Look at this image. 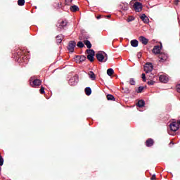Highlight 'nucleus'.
<instances>
[{
  "instance_id": "1",
  "label": "nucleus",
  "mask_w": 180,
  "mask_h": 180,
  "mask_svg": "<svg viewBox=\"0 0 180 180\" xmlns=\"http://www.w3.org/2000/svg\"><path fill=\"white\" fill-rule=\"evenodd\" d=\"M96 57L100 63H106L108 61V54L103 51L96 53Z\"/></svg>"
},
{
  "instance_id": "2",
  "label": "nucleus",
  "mask_w": 180,
  "mask_h": 180,
  "mask_svg": "<svg viewBox=\"0 0 180 180\" xmlns=\"http://www.w3.org/2000/svg\"><path fill=\"white\" fill-rule=\"evenodd\" d=\"M30 84L31 86H32L33 88H36L37 86H40V85L41 84V80L31 77L30 79Z\"/></svg>"
},
{
  "instance_id": "3",
  "label": "nucleus",
  "mask_w": 180,
  "mask_h": 180,
  "mask_svg": "<svg viewBox=\"0 0 180 180\" xmlns=\"http://www.w3.org/2000/svg\"><path fill=\"white\" fill-rule=\"evenodd\" d=\"M169 127H170V130L171 131H177V130H179V124L176 122H172L170 124H169Z\"/></svg>"
},
{
  "instance_id": "4",
  "label": "nucleus",
  "mask_w": 180,
  "mask_h": 180,
  "mask_svg": "<svg viewBox=\"0 0 180 180\" xmlns=\"http://www.w3.org/2000/svg\"><path fill=\"white\" fill-rule=\"evenodd\" d=\"M75 46H77V42L75 41H70L68 46V50L70 53H74V50H75Z\"/></svg>"
},
{
  "instance_id": "5",
  "label": "nucleus",
  "mask_w": 180,
  "mask_h": 180,
  "mask_svg": "<svg viewBox=\"0 0 180 180\" xmlns=\"http://www.w3.org/2000/svg\"><path fill=\"white\" fill-rule=\"evenodd\" d=\"M153 68H154V66H153V63H147L144 65V71L145 72H146V74H148V72H151Z\"/></svg>"
},
{
  "instance_id": "6",
  "label": "nucleus",
  "mask_w": 180,
  "mask_h": 180,
  "mask_svg": "<svg viewBox=\"0 0 180 180\" xmlns=\"http://www.w3.org/2000/svg\"><path fill=\"white\" fill-rule=\"evenodd\" d=\"M158 58H160V63H165V61H167V60H168V54L164 53V52H161Z\"/></svg>"
},
{
  "instance_id": "7",
  "label": "nucleus",
  "mask_w": 180,
  "mask_h": 180,
  "mask_svg": "<svg viewBox=\"0 0 180 180\" xmlns=\"http://www.w3.org/2000/svg\"><path fill=\"white\" fill-rule=\"evenodd\" d=\"M78 76L75 75L70 79H69V85H70L71 86H75V85L78 84Z\"/></svg>"
},
{
  "instance_id": "8",
  "label": "nucleus",
  "mask_w": 180,
  "mask_h": 180,
  "mask_svg": "<svg viewBox=\"0 0 180 180\" xmlns=\"http://www.w3.org/2000/svg\"><path fill=\"white\" fill-rule=\"evenodd\" d=\"M143 7L141 6V3L136 1L134 4V9L136 12H141Z\"/></svg>"
},
{
  "instance_id": "9",
  "label": "nucleus",
  "mask_w": 180,
  "mask_h": 180,
  "mask_svg": "<svg viewBox=\"0 0 180 180\" xmlns=\"http://www.w3.org/2000/svg\"><path fill=\"white\" fill-rule=\"evenodd\" d=\"M159 79L160 82H163V84H167L168 82V76H167V75H162L159 77Z\"/></svg>"
},
{
  "instance_id": "10",
  "label": "nucleus",
  "mask_w": 180,
  "mask_h": 180,
  "mask_svg": "<svg viewBox=\"0 0 180 180\" xmlns=\"http://www.w3.org/2000/svg\"><path fill=\"white\" fill-rule=\"evenodd\" d=\"M153 54H160L161 53V47L159 45L155 46L153 49Z\"/></svg>"
},
{
  "instance_id": "11",
  "label": "nucleus",
  "mask_w": 180,
  "mask_h": 180,
  "mask_svg": "<svg viewBox=\"0 0 180 180\" xmlns=\"http://www.w3.org/2000/svg\"><path fill=\"white\" fill-rule=\"evenodd\" d=\"M65 26H67V21L65 20H62L57 25V27H58V29H63Z\"/></svg>"
},
{
  "instance_id": "12",
  "label": "nucleus",
  "mask_w": 180,
  "mask_h": 180,
  "mask_svg": "<svg viewBox=\"0 0 180 180\" xmlns=\"http://www.w3.org/2000/svg\"><path fill=\"white\" fill-rule=\"evenodd\" d=\"M139 41H141L142 44H144V46H147L148 44V39L143 36L139 37Z\"/></svg>"
},
{
  "instance_id": "13",
  "label": "nucleus",
  "mask_w": 180,
  "mask_h": 180,
  "mask_svg": "<svg viewBox=\"0 0 180 180\" xmlns=\"http://www.w3.org/2000/svg\"><path fill=\"white\" fill-rule=\"evenodd\" d=\"M141 19L144 23H149L150 22V19H148V17L144 13L141 15Z\"/></svg>"
},
{
  "instance_id": "14",
  "label": "nucleus",
  "mask_w": 180,
  "mask_h": 180,
  "mask_svg": "<svg viewBox=\"0 0 180 180\" xmlns=\"http://www.w3.org/2000/svg\"><path fill=\"white\" fill-rule=\"evenodd\" d=\"M88 75L89 78H90L91 81H95V79H96V76L95 75V73H94L92 71L89 72Z\"/></svg>"
},
{
  "instance_id": "15",
  "label": "nucleus",
  "mask_w": 180,
  "mask_h": 180,
  "mask_svg": "<svg viewBox=\"0 0 180 180\" xmlns=\"http://www.w3.org/2000/svg\"><path fill=\"white\" fill-rule=\"evenodd\" d=\"M154 146V140L149 139L146 141V147H153Z\"/></svg>"
},
{
  "instance_id": "16",
  "label": "nucleus",
  "mask_w": 180,
  "mask_h": 180,
  "mask_svg": "<svg viewBox=\"0 0 180 180\" xmlns=\"http://www.w3.org/2000/svg\"><path fill=\"white\" fill-rule=\"evenodd\" d=\"M131 46L132 47H137L139 46V41L137 39H133L131 41Z\"/></svg>"
},
{
  "instance_id": "17",
  "label": "nucleus",
  "mask_w": 180,
  "mask_h": 180,
  "mask_svg": "<svg viewBox=\"0 0 180 180\" xmlns=\"http://www.w3.org/2000/svg\"><path fill=\"white\" fill-rule=\"evenodd\" d=\"M145 105L146 102L144 101V100H139L137 103V106H139V108H143Z\"/></svg>"
},
{
  "instance_id": "18",
  "label": "nucleus",
  "mask_w": 180,
  "mask_h": 180,
  "mask_svg": "<svg viewBox=\"0 0 180 180\" xmlns=\"http://www.w3.org/2000/svg\"><path fill=\"white\" fill-rule=\"evenodd\" d=\"M85 94L87 95V96H89L91 94H92V89H91V87H86L85 89Z\"/></svg>"
},
{
  "instance_id": "19",
  "label": "nucleus",
  "mask_w": 180,
  "mask_h": 180,
  "mask_svg": "<svg viewBox=\"0 0 180 180\" xmlns=\"http://www.w3.org/2000/svg\"><path fill=\"white\" fill-rule=\"evenodd\" d=\"M84 43L85 46H86L87 49H91L92 47V44H91V41H89V40H84Z\"/></svg>"
},
{
  "instance_id": "20",
  "label": "nucleus",
  "mask_w": 180,
  "mask_h": 180,
  "mask_svg": "<svg viewBox=\"0 0 180 180\" xmlns=\"http://www.w3.org/2000/svg\"><path fill=\"white\" fill-rule=\"evenodd\" d=\"M70 10L72 12H77V11L79 10V8L78 7V6L74 5L70 6Z\"/></svg>"
},
{
  "instance_id": "21",
  "label": "nucleus",
  "mask_w": 180,
  "mask_h": 180,
  "mask_svg": "<svg viewBox=\"0 0 180 180\" xmlns=\"http://www.w3.org/2000/svg\"><path fill=\"white\" fill-rule=\"evenodd\" d=\"M87 56H95V51L94 49H87L86 50Z\"/></svg>"
},
{
  "instance_id": "22",
  "label": "nucleus",
  "mask_w": 180,
  "mask_h": 180,
  "mask_svg": "<svg viewBox=\"0 0 180 180\" xmlns=\"http://www.w3.org/2000/svg\"><path fill=\"white\" fill-rule=\"evenodd\" d=\"M56 41L58 44H60L63 41V35H58L56 37Z\"/></svg>"
},
{
  "instance_id": "23",
  "label": "nucleus",
  "mask_w": 180,
  "mask_h": 180,
  "mask_svg": "<svg viewBox=\"0 0 180 180\" xmlns=\"http://www.w3.org/2000/svg\"><path fill=\"white\" fill-rule=\"evenodd\" d=\"M113 72H115V71L112 68H109L107 70V75L109 77H112V75H113Z\"/></svg>"
},
{
  "instance_id": "24",
  "label": "nucleus",
  "mask_w": 180,
  "mask_h": 180,
  "mask_svg": "<svg viewBox=\"0 0 180 180\" xmlns=\"http://www.w3.org/2000/svg\"><path fill=\"white\" fill-rule=\"evenodd\" d=\"M77 58H79L80 63H82V61H85V60H86V57H85V56H77Z\"/></svg>"
},
{
  "instance_id": "25",
  "label": "nucleus",
  "mask_w": 180,
  "mask_h": 180,
  "mask_svg": "<svg viewBox=\"0 0 180 180\" xmlns=\"http://www.w3.org/2000/svg\"><path fill=\"white\" fill-rule=\"evenodd\" d=\"M107 99L108 101H115V96H113V95L111 94L107 95Z\"/></svg>"
},
{
  "instance_id": "26",
  "label": "nucleus",
  "mask_w": 180,
  "mask_h": 180,
  "mask_svg": "<svg viewBox=\"0 0 180 180\" xmlns=\"http://www.w3.org/2000/svg\"><path fill=\"white\" fill-rule=\"evenodd\" d=\"M88 39H89V35L83 34L80 40H83V41H85V40H88Z\"/></svg>"
},
{
  "instance_id": "27",
  "label": "nucleus",
  "mask_w": 180,
  "mask_h": 180,
  "mask_svg": "<svg viewBox=\"0 0 180 180\" xmlns=\"http://www.w3.org/2000/svg\"><path fill=\"white\" fill-rule=\"evenodd\" d=\"M77 46L79 47V49H83V47H85V44H84L82 41H79Z\"/></svg>"
},
{
  "instance_id": "28",
  "label": "nucleus",
  "mask_w": 180,
  "mask_h": 180,
  "mask_svg": "<svg viewBox=\"0 0 180 180\" xmlns=\"http://www.w3.org/2000/svg\"><path fill=\"white\" fill-rule=\"evenodd\" d=\"M94 56H91V55H87V58L89 60L91 61V63H94Z\"/></svg>"
},
{
  "instance_id": "29",
  "label": "nucleus",
  "mask_w": 180,
  "mask_h": 180,
  "mask_svg": "<svg viewBox=\"0 0 180 180\" xmlns=\"http://www.w3.org/2000/svg\"><path fill=\"white\" fill-rule=\"evenodd\" d=\"M18 5L19 6H23V5H25V0H18Z\"/></svg>"
},
{
  "instance_id": "30",
  "label": "nucleus",
  "mask_w": 180,
  "mask_h": 180,
  "mask_svg": "<svg viewBox=\"0 0 180 180\" xmlns=\"http://www.w3.org/2000/svg\"><path fill=\"white\" fill-rule=\"evenodd\" d=\"M143 90H144V87L141 86L138 88L137 93L141 94V92H143Z\"/></svg>"
},
{
  "instance_id": "31",
  "label": "nucleus",
  "mask_w": 180,
  "mask_h": 180,
  "mask_svg": "<svg viewBox=\"0 0 180 180\" xmlns=\"http://www.w3.org/2000/svg\"><path fill=\"white\" fill-rule=\"evenodd\" d=\"M129 84L130 85H136V81H134V79H130Z\"/></svg>"
},
{
  "instance_id": "32",
  "label": "nucleus",
  "mask_w": 180,
  "mask_h": 180,
  "mask_svg": "<svg viewBox=\"0 0 180 180\" xmlns=\"http://www.w3.org/2000/svg\"><path fill=\"white\" fill-rule=\"evenodd\" d=\"M154 84H155V81L150 79L149 82H148V85H154Z\"/></svg>"
},
{
  "instance_id": "33",
  "label": "nucleus",
  "mask_w": 180,
  "mask_h": 180,
  "mask_svg": "<svg viewBox=\"0 0 180 180\" xmlns=\"http://www.w3.org/2000/svg\"><path fill=\"white\" fill-rule=\"evenodd\" d=\"M122 11H128L129 10V6L127 5L123 6L122 7Z\"/></svg>"
},
{
  "instance_id": "34",
  "label": "nucleus",
  "mask_w": 180,
  "mask_h": 180,
  "mask_svg": "<svg viewBox=\"0 0 180 180\" xmlns=\"http://www.w3.org/2000/svg\"><path fill=\"white\" fill-rule=\"evenodd\" d=\"M176 91L179 92V94H180V84H177L176 86Z\"/></svg>"
},
{
  "instance_id": "35",
  "label": "nucleus",
  "mask_w": 180,
  "mask_h": 180,
  "mask_svg": "<svg viewBox=\"0 0 180 180\" xmlns=\"http://www.w3.org/2000/svg\"><path fill=\"white\" fill-rule=\"evenodd\" d=\"M39 91H40V94H45L44 87L41 86Z\"/></svg>"
},
{
  "instance_id": "36",
  "label": "nucleus",
  "mask_w": 180,
  "mask_h": 180,
  "mask_svg": "<svg viewBox=\"0 0 180 180\" xmlns=\"http://www.w3.org/2000/svg\"><path fill=\"white\" fill-rule=\"evenodd\" d=\"M142 79H143V82H146V74H144V73H143L142 74Z\"/></svg>"
},
{
  "instance_id": "37",
  "label": "nucleus",
  "mask_w": 180,
  "mask_h": 180,
  "mask_svg": "<svg viewBox=\"0 0 180 180\" xmlns=\"http://www.w3.org/2000/svg\"><path fill=\"white\" fill-rule=\"evenodd\" d=\"M4 165V158H0V166L2 167Z\"/></svg>"
},
{
  "instance_id": "38",
  "label": "nucleus",
  "mask_w": 180,
  "mask_h": 180,
  "mask_svg": "<svg viewBox=\"0 0 180 180\" xmlns=\"http://www.w3.org/2000/svg\"><path fill=\"white\" fill-rule=\"evenodd\" d=\"M149 77H150V79H153V78H155V76H154V75L153 73H150Z\"/></svg>"
},
{
  "instance_id": "39",
  "label": "nucleus",
  "mask_w": 180,
  "mask_h": 180,
  "mask_svg": "<svg viewBox=\"0 0 180 180\" xmlns=\"http://www.w3.org/2000/svg\"><path fill=\"white\" fill-rule=\"evenodd\" d=\"M150 179L151 180H155V174H153Z\"/></svg>"
},
{
  "instance_id": "40",
  "label": "nucleus",
  "mask_w": 180,
  "mask_h": 180,
  "mask_svg": "<svg viewBox=\"0 0 180 180\" xmlns=\"http://www.w3.org/2000/svg\"><path fill=\"white\" fill-rule=\"evenodd\" d=\"M66 4H68V2H72V0H65Z\"/></svg>"
},
{
  "instance_id": "41",
  "label": "nucleus",
  "mask_w": 180,
  "mask_h": 180,
  "mask_svg": "<svg viewBox=\"0 0 180 180\" xmlns=\"http://www.w3.org/2000/svg\"><path fill=\"white\" fill-rule=\"evenodd\" d=\"M176 5H178V3L179 2V0H174Z\"/></svg>"
},
{
  "instance_id": "42",
  "label": "nucleus",
  "mask_w": 180,
  "mask_h": 180,
  "mask_svg": "<svg viewBox=\"0 0 180 180\" xmlns=\"http://www.w3.org/2000/svg\"><path fill=\"white\" fill-rule=\"evenodd\" d=\"M140 57H141V54L139 53L138 54V58H140Z\"/></svg>"
},
{
  "instance_id": "43",
  "label": "nucleus",
  "mask_w": 180,
  "mask_h": 180,
  "mask_svg": "<svg viewBox=\"0 0 180 180\" xmlns=\"http://www.w3.org/2000/svg\"><path fill=\"white\" fill-rule=\"evenodd\" d=\"M131 20H134V18H133L131 20H128V22H131Z\"/></svg>"
},
{
  "instance_id": "44",
  "label": "nucleus",
  "mask_w": 180,
  "mask_h": 180,
  "mask_svg": "<svg viewBox=\"0 0 180 180\" xmlns=\"http://www.w3.org/2000/svg\"><path fill=\"white\" fill-rule=\"evenodd\" d=\"M97 19H101V15L97 16Z\"/></svg>"
},
{
  "instance_id": "45",
  "label": "nucleus",
  "mask_w": 180,
  "mask_h": 180,
  "mask_svg": "<svg viewBox=\"0 0 180 180\" xmlns=\"http://www.w3.org/2000/svg\"><path fill=\"white\" fill-rule=\"evenodd\" d=\"M107 18H110V15H108Z\"/></svg>"
},
{
  "instance_id": "46",
  "label": "nucleus",
  "mask_w": 180,
  "mask_h": 180,
  "mask_svg": "<svg viewBox=\"0 0 180 180\" xmlns=\"http://www.w3.org/2000/svg\"><path fill=\"white\" fill-rule=\"evenodd\" d=\"M0 158H2V156L0 155Z\"/></svg>"
},
{
  "instance_id": "47",
  "label": "nucleus",
  "mask_w": 180,
  "mask_h": 180,
  "mask_svg": "<svg viewBox=\"0 0 180 180\" xmlns=\"http://www.w3.org/2000/svg\"><path fill=\"white\" fill-rule=\"evenodd\" d=\"M169 134H171V133L169 132Z\"/></svg>"
}]
</instances>
